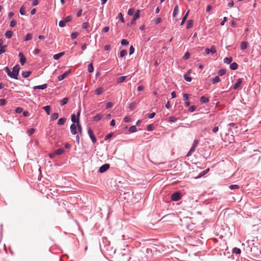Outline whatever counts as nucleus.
Returning a JSON list of instances; mask_svg holds the SVG:
<instances>
[{"label": "nucleus", "instance_id": "56", "mask_svg": "<svg viewBox=\"0 0 261 261\" xmlns=\"http://www.w3.org/2000/svg\"><path fill=\"white\" fill-rule=\"evenodd\" d=\"M113 106V104L112 102H109L107 103V105H106V108L107 109H110L111 108V107H112V106Z\"/></svg>", "mask_w": 261, "mask_h": 261}, {"label": "nucleus", "instance_id": "43", "mask_svg": "<svg viewBox=\"0 0 261 261\" xmlns=\"http://www.w3.org/2000/svg\"><path fill=\"white\" fill-rule=\"evenodd\" d=\"M226 70L224 69H220L218 71V74L220 76H222L225 74Z\"/></svg>", "mask_w": 261, "mask_h": 261}, {"label": "nucleus", "instance_id": "61", "mask_svg": "<svg viewBox=\"0 0 261 261\" xmlns=\"http://www.w3.org/2000/svg\"><path fill=\"white\" fill-rule=\"evenodd\" d=\"M118 18L122 21L124 22V19L123 17V15L121 13H119L118 14Z\"/></svg>", "mask_w": 261, "mask_h": 261}, {"label": "nucleus", "instance_id": "46", "mask_svg": "<svg viewBox=\"0 0 261 261\" xmlns=\"http://www.w3.org/2000/svg\"><path fill=\"white\" fill-rule=\"evenodd\" d=\"M23 111V109L21 107H17L15 109V112L16 113H20Z\"/></svg>", "mask_w": 261, "mask_h": 261}, {"label": "nucleus", "instance_id": "54", "mask_svg": "<svg viewBox=\"0 0 261 261\" xmlns=\"http://www.w3.org/2000/svg\"><path fill=\"white\" fill-rule=\"evenodd\" d=\"M89 27V23L87 22H84L82 24V28L83 29H87Z\"/></svg>", "mask_w": 261, "mask_h": 261}, {"label": "nucleus", "instance_id": "1", "mask_svg": "<svg viewBox=\"0 0 261 261\" xmlns=\"http://www.w3.org/2000/svg\"><path fill=\"white\" fill-rule=\"evenodd\" d=\"M19 71V66L16 65L13 68V71L11 72V78L17 79V75Z\"/></svg>", "mask_w": 261, "mask_h": 261}, {"label": "nucleus", "instance_id": "13", "mask_svg": "<svg viewBox=\"0 0 261 261\" xmlns=\"http://www.w3.org/2000/svg\"><path fill=\"white\" fill-rule=\"evenodd\" d=\"M137 103L136 102H131L128 106V108L130 110H133L137 107Z\"/></svg>", "mask_w": 261, "mask_h": 261}, {"label": "nucleus", "instance_id": "29", "mask_svg": "<svg viewBox=\"0 0 261 261\" xmlns=\"http://www.w3.org/2000/svg\"><path fill=\"white\" fill-rule=\"evenodd\" d=\"M103 92V88L101 87H99L97 88L95 91V93L97 95L101 94Z\"/></svg>", "mask_w": 261, "mask_h": 261}, {"label": "nucleus", "instance_id": "51", "mask_svg": "<svg viewBox=\"0 0 261 261\" xmlns=\"http://www.w3.org/2000/svg\"><path fill=\"white\" fill-rule=\"evenodd\" d=\"M169 120L171 122H174L177 120V118L174 116H172L169 118Z\"/></svg>", "mask_w": 261, "mask_h": 261}, {"label": "nucleus", "instance_id": "39", "mask_svg": "<svg viewBox=\"0 0 261 261\" xmlns=\"http://www.w3.org/2000/svg\"><path fill=\"white\" fill-rule=\"evenodd\" d=\"M20 13L22 15H24L25 14V8L23 6H22L20 9Z\"/></svg>", "mask_w": 261, "mask_h": 261}, {"label": "nucleus", "instance_id": "28", "mask_svg": "<svg viewBox=\"0 0 261 261\" xmlns=\"http://www.w3.org/2000/svg\"><path fill=\"white\" fill-rule=\"evenodd\" d=\"M33 35L31 33L27 34L24 38L25 41L31 40L32 39Z\"/></svg>", "mask_w": 261, "mask_h": 261}, {"label": "nucleus", "instance_id": "8", "mask_svg": "<svg viewBox=\"0 0 261 261\" xmlns=\"http://www.w3.org/2000/svg\"><path fill=\"white\" fill-rule=\"evenodd\" d=\"M47 87V85L46 84H43L42 85L40 86H36L33 87L34 89H41L43 90L46 88Z\"/></svg>", "mask_w": 261, "mask_h": 261}, {"label": "nucleus", "instance_id": "52", "mask_svg": "<svg viewBox=\"0 0 261 261\" xmlns=\"http://www.w3.org/2000/svg\"><path fill=\"white\" fill-rule=\"evenodd\" d=\"M5 71L7 73L8 75L11 77V72L8 67H5Z\"/></svg>", "mask_w": 261, "mask_h": 261}, {"label": "nucleus", "instance_id": "45", "mask_svg": "<svg viewBox=\"0 0 261 261\" xmlns=\"http://www.w3.org/2000/svg\"><path fill=\"white\" fill-rule=\"evenodd\" d=\"M6 45H3V46L1 47L0 49V55L6 51Z\"/></svg>", "mask_w": 261, "mask_h": 261}, {"label": "nucleus", "instance_id": "47", "mask_svg": "<svg viewBox=\"0 0 261 261\" xmlns=\"http://www.w3.org/2000/svg\"><path fill=\"white\" fill-rule=\"evenodd\" d=\"M17 22L15 20H12L10 23V26L11 27H14L16 24Z\"/></svg>", "mask_w": 261, "mask_h": 261}, {"label": "nucleus", "instance_id": "4", "mask_svg": "<svg viewBox=\"0 0 261 261\" xmlns=\"http://www.w3.org/2000/svg\"><path fill=\"white\" fill-rule=\"evenodd\" d=\"M110 167V165L108 164H106L101 166L99 169V171L100 173H103L106 171Z\"/></svg>", "mask_w": 261, "mask_h": 261}, {"label": "nucleus", "instance_id": "9", "mask_svg": "<svg viewBox=\"0 0 261 261\" xmlns=\"http://www.w3.org/2000/svg\"><path fill=\"white\" fill-rule=\"evenodd\" d=\"M242 83V79H239L237 80V82L234 85L233 89H237L240 87V86L241 85Z\"/></svg>", "mask_w": 261, "mask_h": 261}, {"label": "nucleus", "instance_id": "20", "mask_svg": "<svg viewBox=\"0 0 261 261\" xmlns=\"http://www.w3.org/2000/svg\"><path fill=\"white\" fill-rule=\"evenodd\" d=\"M238 65L236 62H233L230 65V68L231 70H236L238 68Z\"/></svg>", "mask_w": 261, "mask_h": 261}, {"label": "nucleus", "instance_id": "14", "mask_svg": "<svg viewBox=\"0 0 261 261\" xmlns=\"http://www.w3.org/2000/svg\"><path fill=\"white\" fill-rule=\"evenodd\" d=\"M64 54V52H61L59 54H56L54 55L53 58L55 60H58L59 58H60L62 56H63Z\"/></svg>", "mask_w": 261, "mask_h": 261}, {"label": "nucleus", "instance_id": "16", "mask_svg": "<svg viewBox=\"0 0 261 261\" xmlns=\"http://www.w3.org/2000/svg\"><path fill=\"white\" fill-rule=\"evenodd\" d=\"M68 100L69 98L68 97H65L60 101V103L61 106L65 105L68 102Z\"/></svg>", "mask_w": 261, "mask_h": 261}, {"label": "nucleus", "instance_id": "19", "mask_svg": "<svg viewBox=\"0 0 261 261\" xmlns=\"http://www.w3.org/2000/svg\"><path fill=\"white\" fill-rule=\"evenodd\" d=\"M66 121V118H60L58 120V125H63L65 124Z\"/></svg>", "mask_w": 261, "mask_h": 261}, {"label": "nucleus", "instance_id": "30", "mask_svg": "<svg viewBox=\"0 0 261 261\" xmlns=\"http://www.w3.org/2000/svg\"><path fill=\"white\" fill-rule=\"evenodd\" d=\"M59 117V114L58 113H54L52 114L51 116V119L53 120H55L58 119Z\"/></svg>", "mask_w": 261, "mask_h": 261}, {"label": "nucleus", "instance_id": "62", "mask_svg": "<svg viewBox=\"0 0 261 261\" xmlns=\"http://www.w3.org/2000/svg\"><path fill=\"white\" fill-rule=\"evenodd\" d=\"M113 136V133H110L108 135H107L106 137H105V140H108V139H109L110 138H111Z\"/></svg>", "mask_w": 261, "mask_h": 261}, {"label": "nucleus", "instance_id": "42", "mask_svg": "<svg viewBox=\"0 0 261 261\" xmlns=\"http://www.w3.org/2000/svg\"><path fill=\"white\" fill-rule=\"evenodd\" d=\"M79 35V33L77 32H74L71 34V38L72 39H75Z\"/></svg>", "mask_w": 261, "mask_h": 261}, {"label": "nucleus", "instance_id": "63", "mask_svg": "<svg viewBox=\"0 0 261 261\" xmlns=\"http://www.w3.org/2000/svg\"><path fill=\"white\" fill-rule=\"evenodd\" d=\"M161 18L160 17L156 18L155 20V23L156 24H159V23L161 22Z\"/></svg>", "mask_w": 261, "mask_h": 261}, {"label": "nucleus", "instance_id": "7", "mask_svg": "<svg viewBox=\"0 0 261 261\" xmlns=\"http://www.w3.org/2000/svg\"><path fill=\"white\" fill-rule=\"evenodd\" d=\"M190 70H189L188 71V72L187 73H186L184 76V79L187 81V82H190L192 80V78L191 77L189 76V75H190Z\"/></svg>", "mask_w": 261, "mask_h": 261}, {"label": "nucleus", "instance_id": "36", "mask_svg": "<svg viewBox=\"0 0 261 261\" xmlns=\"http://www.w3.org/2000/svg\"><path fill=\"white\" fill-rule=\"evenodd\" d=\"M140 17V10H138L134 16V19H137Z\"/></svg>", "mask_w": 261, "mask_h": 261}, {"label": "nucleus", "instance_id": "49", "mask_svg": "<svg viewBox=\"0 0 261 261\" xmlns=\"http://www.w3.org/2000/svg\"><path fill=\"white\" fill-rule=\"evenodd\" d=\"M71 19H72L71 17L70 16H67L66 18H65V19L63 20L66 23V22L70 21L71 20Z\"/></svg>", "mask_w": 261, "mask_h": 261}, {"label": "nucleus", "instance_id": "15", "mask_svg": "<svg viewBox=\"0 0 261 261\" xmlns=\"http://www.w3.org/2000/svg\"><path fill=\"white\" fill-rule=\"evenodd\" d=\"M103 117V115L99 114L93 117V120L94 121H99Z\"/></svg>", "mask_w": 261, "mask_h": 261}, {"label": "nucleus", "instance_id": "35", "mask_svg": "<svg viewBox=\"0 0 261 261\" xmlns=\"http://www.w3.org/2000/svg\"><path fill=\"white\" fill-rule=\"evenodd\" d=\"M88 71L89 72H92L94 70V68H93V65L92 63L90 64L89 65H88Z\"/></svg>", "mask_w": 261, "mask_h": 261}, {"label": "nucleus", "instance_id": "55", "mask_svg": "<svg viewBox=\"0 0 261 261\" xmlns=\"http://www.w3.org/2000/svg\"><path fill=\"white\" fill-rule=\"evenodd\" d=\"M190 56V54L189 53H188V52H187L185 54V55H184L183 58H184V59L187 60V59L189 58Z\"/></svg>", "mask_w": 261, "mask_h": 261}, {"label": "nucleus", "instance_id": "21", "mask_svg": "<svg viewBox=\"0 0 261 261\" xmlns=\"http://www.w3.org/2000/svg\"><path fill=\"white\" fill-rule=\"evenodd\" d=\"M200 101L201 102L206 103L209 101V99L203 96L200 97Z\"/></svg>", "mask_w": 261, "mask_h": 261}, {"label": "nucleus", "instance_id": "59", "mask_svg": "<svg viewBox=\"0 0 261 261\" xmlns=\"http://www.w3.org/2000/svg\"><path fill=\"white\" fill-rule=\"evenodd\" d=\"M35 132V129L34 128H31L28 130V134H29L30 135H31L33 134Z\"/></svg>", "mask_w": 261, "mask_h": 261}, {"label": "nucleus", "instance_id": "60", "mask_svg": "<svg viewBox=\"0 0 261 261\" xmlns=\"http://www.w3.org/2000/svg\"><path fill=\"white\" fill-rule=\"evenodd\" d=\"M189 99V95L188 94H184L183 95V99L185 101Z\"/></svg>", "mask_w": 261, "mask_h": 261}, {"label": "nucleus", "instance_id": "31", "mask_svg": "<svg viewBox=\"0 0 261 261\" xmlns=\"http://www.w3.org/2000/svg\"><path fill=\"white\" fill-rule=\"evenodd\" d=\"M196 147L194 146H192L190 149V151L188 152L187 156H190L191 155L192 153L195 151Z\"/></svg>", "mask_w": 261, "mask_h": 261}, {"label": "nucleus", "instance_id": "10", "mask_svg": "<svg viewBox=\"0 0 261 261\" xmlns=\"http://www.w3.org/2000/svg\"><path fill=\"white\" fill-rule=\"evenodd\" d=\"M248 43L247 42L243 41L241 43L240 47L242 50H244L246 49L248 47Z\"/></svg>", "mask_w": 261, "mask_h": 261}, {"label": "nucleus", "instance_id": "11", "mask_svg": "<svg viewBox=\"0 0 261 261\" xmlns=\"http://www.w3.org/2000/svg\"><path fill=\"white\" fill-rule=\"evenodd\" d=\"M69 71H66L65 72L64 74H62V75H59L58 77V79L59 81H62L63 80V79H64L66 76L67 75H68V73H69Z\"/></svg>", "mask_w": 261, "mask_h": 261}, {"label": "nucleus", "instance_id": "26", "mask_svg": "<svg viewBox=\"0 0 261 261\" xmlns=\"http://www.w3.org/2000/svg\"><path fill=\"white\" fill-rule=\"evenodd\" d=\"M213 84H216L220 81V79L218 76H216L214 78H213L212 80Z\"/></svg>", "mask_w": 261, "mask_h": 261}, {"label": "nucleus", "instance_id": "22", "mask_svg": "<svg viewBox=\"0 0 261 261\" xmlns=\"http://www.w3.org/2000/svg\"><path fill=\"white\" fill-rule=\"evenodd\" d=\"M232 59L231 57H226L224 59V62L226 64H230L232 62Z\"/></svg>", "mask_w": 261, "mask_h": 261}, {"label": "nucleus", "instance_id": "57", "mask_svg": "<svg viewBox=\"0 0 261 261\" xmlns=\"http://www.w3.org/2000/svg\"><path fill=\"white\" fill-rule=\"evenodd\" d=\"M195 109H196V107L192 106H191L189 107V111L192 112H194L195 110Z\"/></svg>", "mask_w": 261, "mask_h": 261}, {"label": "nucleus", "instance_id": "33", "mask_svg": "<svg viewBox=\"0 0 261 261\" xmlns=\"http://www.w3.org/2000/svg\"><path fill=\"white\" fill-rule=\"evenodd\" d=\"M77 128H78L80 134H82V126L80 124V122L79 121H77Z\"/></svg>", "mask_w": 261, "mask_h": 261}, {"label": "nucleus", "instance_id": "27", "mask_svg": "<svg viewBox=\"0 0 261 261\" xmlns=\"http://www.w3.org/2000/svg\"><path fill=\"white\" fill-rule=\"evenodd\" d=\"M126 79V76H120L117 79V82L119 83H121L123 82L124 81V80H125Z\"/></svg>", "mask_w": 261, "mask_h": 261}, {"label": "nucleus", "instance_id": "17", "mask_svg": "<svg viewBox=\"0 0 261 261\" xmlns=\"http://www.w3.org/2000/svg\"><path fill=\"white\" fill-rule=\"evenodd\" d=\"M178 11H179L178 6V5H176L174 7V10H173V16L174 17L176 16V15H177V14L178 13Z\"/></svg>", "mask_w": 261, "mask_h": 261}, {"label": "nucleus", "instance_id": "23", "mask_svg": "<svg viewBox=\"0 0 261 261\" xmlns=\"http://www.w3.org/2000/svg\"><path fill=\"white\" fill-rule=\"evenodd\" d=\"M64 152V149L62 148L58 149L56 151L55 153L56 155H61Z\"/></svg>", "mask_w": 261, "mask_h": 261}, {"label": "nucleus", "instance_id": "6", "mask_svg": "<svg viewBox=\"0 0 261 261\" xmlns=\"http://www.w3.org/2000/svg\"><path fill=\"white\" fill-rule=\"evenodd\" d=\"M76 127L77 126L74 123L71 125L70 128L72 135H75L77 133Z\"/></svg>", "mask_w": 261, "mask_h": 261}, {"label": "nucleus", "instance_id": "34", "mask_svg": "<svg viewBox=\"0 0 261 261\" xmlns=\"http://www.w3.org/2000/svg\"><path fill=\"white\" fill-rule=\"evenodd\" d=\"M71 119L72 122L74 124V123H77V119L76 118V115L73 114L71 115Z\"/></svg>", "mask_w": 261, "mask_h": 261}, {"label": "nucleus", "instance_id": "25", "mask_svg": "<svg viewBox=\"0 0 261 261\" xmlns=\"http://www.w3.org/2000/svg\"><path fill=\"white\" fill-rule=\"evenodd\" d=\"M31 74V71H27L23 72L22 73V75L23 77L27 78V77H29Z\"/></svg>", "mask_w": 261, "mask_h": 261}, {"label": "nucleus", "instance_id": "44", "mask_svg": "<svg viewBox=\"0 0 261 261\" xmlns=\"http://www.w3.org/2000/svg\"><path fill=\"white\" fill-rule=\"evenodd\" d=\"M129 43L128 41L126 39H122L121 41V44L122 45H128Z\"/></svg>", "mask_w": 261, "mask_h": 261}, {"label": "nucleus", "instance_id": "24", "mask_svg": "<svg viewBox=\"0 0 261 261\" xmlns=\"http://www.w3.org/2000/svg\"><path fill=\"white\" fill-rule=\"evenodd\" d=\"M43 109L44 110V111L46 112V113L47 114V115H49L50 113V107L49 106H46L44 107H43Z\"/></svg>", "mask_w": 261, "mask_h": 261}, {"label": "nucleus", "instance_id": "37", "mask_svg": "<svg viewBox=\"0 0 261 261\" xmlns=\"http://www.w3.org/2000/svg\"><path fill=\"white\" fill-rule=\"evenodd\" d=\"M129 131L131 133L136 132L137 131V128H136V126L134 125V126H132L131 127H130L129 129Z\"/></svg>", "mask_w": 261, "mask_h": 261}, {"label": "nucleus", "instance_id": "64", "mask_svg": "<svg viewBox=\"0 0 261 261\" xmlns=\"http://www.w3.org/2000/svg\"><path fill=\"white\" fill-rule=\"evenodd\" d=\"M6 104V100L4 99H0V105L1 106H4Z\"/></svg>", "mask_w": 261, "mask_h": 261}, {"label": "nucleus", "instance_id": "41", "mask_svg": "<svg viewBox=\"0 0 261 261\" xmlns=\"http://www.w3.org/2000/svg\"><path fill=\"white\" fill-rule=\"evenodd\" d=\"M59 25L60 27H64L66 25V22L64 20H61L59 21Z\"/></svg>", "mask_w": 261, "mask_h": 261}, {"label": "nucleus", "instance_id": "58", "mask_svg": "<svg viewBox=\"0 0 261 261\" xmlns=\"http://www.w3.org/2000/svg\"><path fill=\"white\" fill-rule=\"evenodd\" d=\"M129 51L130 55H132L134 53L135 48L133 47V46L132 45L130 46Z\"/></svg>", "mask_w": 261, "mask_h": 261}, {"label": "nucleus", "instance_id": "2", "mask_svg": "<svg viewBox=\"0 0 261 261\" xmlns=\"http://www.w3.org/2000/svg\"><path fill=\"white\" fill-rule=\"evenodd\" d=\"M181 194L179 192H176L172 194L171 199L173 201L179 200L181 198Z\"/></svg>", "mask_w": 261, "mask_h": 261}, {"label": "nucleus", "instance_id": "32", "mask_svg": "<svg viewBox=\"0 0 261 261\" xmlns=\"http://www.w3.org/2000/svg\"><path fill=\"white\" fill-rule=\"evenodd\" d=\"M189 12V10L186 13L185 15L183 17L182 21L181 22V25H182L185 23V21H186L188 16Z\"/></svg>", "mask_w": 261, "mask_h": 261}, {"label": "nucleus", "instance_id": "38", "mask_svg": "<svg viewBox=\"0 0 261 261\" xmlns=\"http://www.w3.org/2000/svg\"><path fill=\"white\" fill-rule=\"evenodd\" d=\"M232 252L236 254H240L241 253V250L238 248H234L232 249Z\"/></svg>", "mask_w": 261, "mask_h": 261}, {"label": "nucleus", "instance_id": "53", "mask_svg": "<svg viewBox=\"0 0 261 261\" xmlns=\"http://www.w3.org/2000/svg\"><path fill=\"white\" fill-rule=\"evenodd\" d=\"M135 12V10L133 8L129 9L128 11V14L129 15H133Z\"/></svg>", "mask_w": 261, "mask_h": 261}, {"label": "nucleus", "instance_id": "18", "mask_svg": "<svg viewBox=\"0 0 261 261\" xmlns=\"http://www.w3.org/2000/svg\"><path fill=\"white\" fill-rule=\"evenodd\" d=\"M13 32L12 31H8L5 33L6 37L7 38H11L13 36Z\"/></svg>", "mask_w": 261, "mask_h": 261}, {"label": "nucleus", "instance_id": "12", "mask_svg": "<svg viewBox=\"0 0 261 261\" xmlns=\"http://www.w3.org/2000/svg\"><path fill=\"white\" fill-rule=\"evenodd\" d=\"M193 25V20L192 19L188 20L186 25L187 29H189L191 28Z\"/></svg>", "mask_w": 261, "mask_h": 261}, {"label": "nucleus", "instance_id": "50", "mask_svg": "<svg viewBox=\"0 0 261 261\" xmlns=\"http://www.w3.org/2000/svg\"><path fill=\"white\" fill-rule=\"evenodd\" d=\"M239 187L238 185H230L229 186V188L231 189V190H233V189H239Z\"/></svg>", "mask_w": 261, "mask_h": 261}, {"label": "nucleus", "instance_id": "40", "mask_svg": "<svg viewBox=\"0 0 261 261\" xmlns=\"http://www.w3.org/2000/svg\"><path fill=\"white\" fill-rule=\"evenodd\" d=\"M127 54V50H122L120 51V56L121 57H123Z\"/></svg>", "mask_w": 261, "mask_h": 261}, {"label": "nucleus", "instance_id": "5", "mask_svg": "<svg viewBox=\"0 0 261 261\" xmlns=\"http://www.w3.org/2000/svg\"><path fill=\"white\" fill-rule=\"evenodd\" d=\"M19 57H20V64L23 66L26 62V58L22 53H19Z\"/></svg>", "mask_w": 261, "mask_h": 261}, {"label": "nucleus", "instance_id": "48", "mask_svg": "<svg viewBox=\"0 0 261 261\" xmlns=\"http://www.w3.org/2000/svg\"><path fill=\"white\" fill-rule=\"evenodd\" d=\"M210 52L213 54H215L216 53V47H215V46L213 45L211 46V49H210Z\"/></svg>", "mask_w": 261, "mask_h": 261}, {"label": "nucleus", "instance_id": "3", "mask_svg": "<svg viewBox=\"0 0 261 261\" xmlns=\"http://www.w3.org/2000/svg\"><path fill=\"white\" fill-rule=\"evenodd\" d=\"M88 133L92 142H93L94 143H95L97 141L96 138L94 136L92 130L90 128H88Z\"/></svg>", "mask_w": 261, "mask_h": 261}]
</instances>
